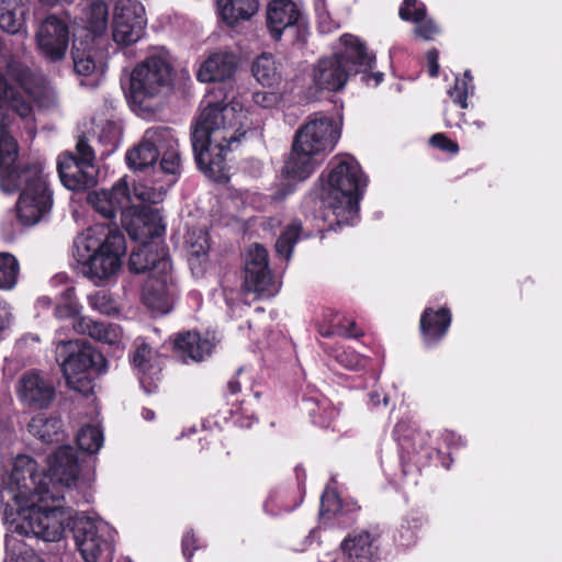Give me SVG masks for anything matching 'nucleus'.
Wrapping results in <instances>:
<instances>
[{
	"label": "nucleus",
	"mask_w": 562,
	"mask_h": 562,
	"mask_svg": "<svg viewBox=\"0 0 562 562\" xmlns=\"http://www.w3.org/2000/svg\"><path fill=\"white\" fill-rule=\"evenodd\" d=\"M89 204L105 218L112 220L117 212L123 220V211L130 210L133 198L125 178L117 180L109 190L94 191L88 195Z\"/></svg>",
	"instance_id": "obj_21"
},
{
	"label": "nucleus",
	"mask_w": 562,
	"mask_h": 562,
	"mask_svg": "<svg viewBox=\"0 0 562 562\" xmlns=\"http://www.w3.org/2000/svg\"><path fill=\"white\" fill-rule=\"evenodd\" d=\"M66 326L56 329L55 358L66 380L67 386L83 396L93 391V381L106 371V360L90 344L67 337Z\"/></svg>",
	"instance_id": "obj_5"
},
{
	"label": "nucleus",
	"mask_w": 562,
	"mask_h": 562,
	"mask_svg": "<svg viewBox=\"0 0 562 562\" xmlns=\"http://www.w3.org/2000/svg\"><path fill=\"white\" fill-rule=\"evenodd\" d=\"M382 402H383V404L386 406V405L389 404V396H387V395H385V394H383V395H382Z\"/></svg>",
	"instance_id": "obj_64"
},
{
	"label": "nucleus",
	"mask_w": 562,
	"mask_h": 562,
	"mask_svg": "<svg viewBox=\"0 0 562 562\" xmlns=\"http://www.w3.org/2000/svg\"><path fill=\"white\" fill-rule=\"evenodd\" d=\"M338 335H341L346 338H358L363 335L362 330L357 327L356 322H350L347 327L339 324L337 326Z\"/></svg>",
	"instance_id": "obj_52"
},
{
	"label": "nucleus",
	"mask_w": 562,
	"mask_h": 562,
	"mask_svg": "<svg viewBox=\"0 0 562 562\" xmlns=\"http://www.w3.org/2000/svg\"><path fill=\"white\" fill-rule=\"evenodd\" d=\"M40 342V338L36 335L27 334L20 338L14 346V352L16 356L24 357L29 356L27 348L32 345Z\"/></svg>",
	"instance_id": "obj_49"
},
{
	"label": "nucleus",
	"mask_w": 562,
	"mask_h": 562,
	"mask_svg": "<svg viewBox=\"0 0 562 562\" xmlns=\"http://www.w3.org/2000/svg\"><path fill=\"white\" fill-rule=\"evenodd\" d=\"M430 144L437 148H440L443 151H448L451 154H457L459 151L458 144L446 137V135L442 133L432 135L430 137Z\"/></svg>",
	"instance_id": "obj_47"
},
{
	"label": "nucleus",
	"mask_w": 562,
	"mask_h": 562,
	"mask_svg": "<svg viewBox=\"0 0 562 562\" xmlns=\"http://www.w3.org/2000/svg\"><path fill=\"white\" fill-rule=\"evenodd\" d=\"M40 303H42L44 305H49L50 304L49 299H47V297L41 299Z\"/></svg>",
	"instance_id": "obj_63"
},
{
	"label": "nucleus",
	"mask_w": 562,
	"mask_h": 562,
	"mask_svg": "<svg viewBox=\"0 0 562 562\" xmlns=\"http://www.w3.org/2000/svg\"><path fill=\"white\" fill-rule=\"evenodd\" d=\"M15 391L23 405L36 409L48 407L55 397L52 382L35 370L26 371L19 378Z\"/></svg>",
	"instance_id": "obj_18"
},
{
	"label": "nucleus",
	"mask_w": 562,
	"mask_h": 562,
	"mask_svg": "<svg viewBox=\"0 0 562 562\" xmlns=\"http://www.w3.org/2000/svg\"><path fill=\"white\" fill-rule=\"evenodd\" d=\"M427 60L429 65V74L431 77H437L439 71L438 65V52L436 49H431L427 53Z\"/></svg>",
	"instance_id": "obj_53"
},
{
	"label": "nucleus",
	"mask_w": 562,
	"mask_h": 562,
	"mask_svg": "<svg viewBox=\"0 0 562 562\" xmlns=\"http://www.w3.org/2000/svg\"><path fill=\"white\" fill-rule=\"evenodd\" d=\"M341 509V503L335 491L326 490L321 498V515L336 514Z\"/></svg>",
	"instance_id": "obj_45"
},
{
	"label": "nucleus",
	"mask_w": 562,
	"mask_h": 562,
	"mask_svg": "<svg viewBox=\"0 0 562 562\" xmlns=\"http://www.w3.org/2000/svg\"><path fill=\"white\" fill-rule=\"evenodd\" d=\"M337 360L347 369L358 370L363 367L364 359L353 351H344L337 356Z\"/></svg>",
	"instance_id": "obj_46"
},
{
	"label": "nucleus",
	"mask_w": 562,
	"mask_h": 562,
	"mask_svg": "<svg viewBox=\"0 0 562 562\" xmlns=\"http://www.w3.org/2000/svg\"><path fill=\"white\" fill-rule=\"evenodd\" d=\"M178 139L171 128L149 127L140 142L126 154V161L134 170L151 168L156 175H180L181 157Z\"/></svg>",
	"instance_id": "obj_9"
},
{
	"label": "nucleus",
	"mask_w": 562,
	"mask_h": 562,
	"mask_svg": "<svg viewBox=\"0 0 562 562\" xmlns=\"http://www.w3.org/2000/svg\"><path fill=\"white\" fill-rule=\"evenodd\" d=\"M172 87V66L164 50L148 55L131 74L130 101L139 114L160 110Z\"/></svg>",
	"instance_id": "obj_7"
},
{
	"label": "nucleus",
	"mask_w": 562,
	"mask_h": 562,
	"mask_svg": "<svg viewBox=\"0 0 562 562\" xmlns=\"http://www.w3.org/2000/svg\"><path fill=\"white\" fill-rule=\"evenodd\" d=\"M20 274V263L10 252H0V290L10 291L15 288Z\"/></svg>",
	"instance_id": "obj_37"
},
{
	"label": "nucleus",
	"mask_w": 562,
	"mask_h": 562,
	"mask_svg": "<svg viewBox=\"0 0 562 562\" xmlns=\"http://www.w3.org/2000/svg\"><path fill=\"white\" fill-rule=\"evenodd\" d=\"M147 25L145 8L138 0H119L113 18L112 36L119 45L138 42Z\"/></svg>",
	"instance_id": "obj_15"
},
{
	"label": "nucleus",
	"mask_w": 562,
	"mask_h": 562,
	"mask_svg": "<svg viewBox=\"0 0 562 562\" xmlns=\"http://www.w3.org/2000/svg\"><path fill=\"white\" fill-rule=\"evenodd\" d=\"M319 26H321V30H322L323 32H329V31H330V29H329V27H326V26H325V24H324V22H323V21H321V22H319Z\"/></svg>",
	"instance_id": "obj_62"
},
{
	"label": "nucleus",
	"mask_w": 562,
	"mask_h": 562,
	"mask_svg": "<svg viewBox=\"0 0 562 562\" xmlns=\"http://www.w3.org/2000/svg\"><path fill=\"white\" fill-rule=\"evenodd\" d=\"M318 333L323 337H331L334 335H338L337 326L333 324H319L318 326Z\"/></svg>",
	"instance_id": "obj_54"
},
{
	"label": "nucleus",
	"mask_w": 562,
	"mask_h": 562,
	"mask_svg": "<svg viewBox=\"0 0 562 562\" xmlns=\"http://www.w3.org/2000/svg\"><path fill=\"white\" fill-rule=\"evenodd\" d=\"M82 462L70 446H61L48 457V472L43 474L47 476L50 491L60 495L59 501L65 498V495L60 492V486L66 487L71 493L72 487L77 488L90 483L91 479L89 476L80 475Z\"/></svg>",
	"instance_id": "obj_14"
},
{
	"label": "nucleus",
	"mask_w": 562,
	"mask_h": 562,
	"mask_svg": "<svg viewBox=\"0 0 562 562\" xmlns=\"http://www.w3.org/2000/svg\"><path fill=\"white\" fill-rule=\"evenodd\" d=\"M25 562H44L40 557L36 554H31L26 559H23Z\"/></svg>",
	"instance_id": "obj_60"
},
{
	"label": "nucleus",
	"mask_w": 562,
	"mask_h": 562,
	"mask_svg": "<svg viewBox=\"0 0 562 562\" xmlns=\"http://www.w3.org/2000/svg\"><path fill=\"white\" fill-rule=\"evenodd\" d=\"M46 5H55L61 2L71 3L75 0H38ZM109 10L104 0H93L85 11L87 29L94 35H101L108 26Z\"/></svg>",
	"instance_id": "obj_33"
},
{
	"label": "nucleus",
	"mask_w": 562,
	"mask_h": 562,
	"mask_svg": "<svg viewBox=\"0 0 562 562\" xmlns=\"http://www.w3.org/2000/svg\"><path fill=\"white\" fill-rule=\"evenodd\" d=\"M18 157V146L13 137L8 131L0 133V188L1 190H10L16 187V176L20 170L26 168L27 165L14 166Z\"/></svg>",
	"instance_id": "obj_23"
},
{
	"label": "nucleus",
	"mask_w": 562,
	"mask_h": 562,
	"mask_svg": "<svg viewBox=\"0 0 562 562\" xmlns=\"http://www.w3.org/2000/svg\"><path fill=\"white\" fill-rule=\"evenodd\" d=\"M122 225L132 239L143 243H162L166 225L158 209L131 205L123 211Z\"/></svg>",
	"instance_id": "obj_16"
},
{
	"label": "nucleus",
	"mask_w": 562,
	"mask_h": 562,
	"mask_svg": "<svg viewBox=\"0 0 562 562\" xmlns=\"http://www.w3.org/2000/svg\"><path fill=\"white\" fill-rule=\"evenodd\" d=\"M272 276L268 267V252L261 245H251L245 258L244 290L256 294H270Z\"/></svg>",
	"instance_id": "obj_19"
},
{
	"label": "nucleus",
	"mask_w": 562,
	"mask_h": 562,
	"mask_svg": "<svg viewBox=\"0 0 562 562\" xmlns=\"http://www.w3.org/2000/svg\"><path fill=\"white\" fill-rule=\"evenodd\" d=\"M15 179V188L2 191L12 193L21 190L16 202L18 218L23 225H35L44 220L53 207V192L48 187L46 176L40 164H32L21 169L20 176H16Z\"/></svg>",
	"instance_id": "obj_10"
},
{
	"label": "nucleus",
	"mask_w": 562,
	"mask_h": 562,
	"mask_svg": "<svg viewBox=\"0 0 562 562\" xmlns=\"http://www.w3.org/2000/svg\"><path fill=\"white\" fill-rule=\"evenodd\" d=\"M24 9L18 0H0V29L16 34L24 26Z\"/></svg>",
	"instance_id": "obj_35"
},
{
	"label": "nucleus",
	"mask_w": 562,
	"mask_h": 562,
	"mask_svg": "<svg viewBox=\"0 0 562 562\" xmlns=\"http://www.w3.org/2000/svg\"><path fill=\"white\" fill-rule=\"evenodd\" d=\"M214 345L196 331L179 333L173 341V352L183 363L199 362L210 356Z\"/></svg>",
	"instance_id": "obj_24"
},
{
	"label": "nucleus",
	"mask_w": 562,
	"mask_h": 562,
	"mask_svg": "<svg viewBox=\"0 0 562 562\" xmlns=\"http://www.w3.org/2000/svg\"><path fill=\"white\" fill-rule=\"evenodd\" d=\"M154 356L155 352L150 346L145 341H140L137 342L131 359L134 368L137 369L138 372L146 374L153 368Z\"/></svg>",
	"instance_id": "obj_43"
},
{
	"label": "nucleus",
	"mask_w": 562,
	"mask_h": 562,
	"mask_svg": "<svg viewBox=\"0 0 562 562\" xmlns=\"http://www.w3.org/2000/svg\"><path fill=\"white\" fill-rule=\"evenodd\" d=\"M89 305L92 310L104 314L115 315L119 312L116 303L112 299L111 294L105 290H99L88 296Z\"/></svg>",
	"instance_id": "obj_42"
},
{
	"label": "nucleus",
	"mask_w": 562,
	"mask_h": 562,
	"mask_svg": "<svg viewBox=\"0 0 562 562\" xmlns=\"http://www.w3.org/2000/svg\"><path fill=\"white\" fill-rule=\"evenodd\" d=\"M249 128L247 111L239 103L207 101L191 134L198 168L206 177L222 180L227 153L238 147Z\"/></svg>",
	"instance_id": "obj_2"
},
{
	"label": "nucleus",
	"mask_w": 562,
	"mask_h": 562,
	"mask_svg": "<svg viewBox=\"0 0 562 562\" xmlns=\"http://www.w3.org/2000/svg\"><path fill=\"white\" fill-rule=\"evenodd\" d=\"M41 53L50 61L64 59L69 44L67 24L55 15L47 16L36 33Z\"/></svg>",
	"instance_id": "obj_20"
},
{
	"label": "nucleus",
	"mask_w": 562,
	"mask_h": 562,
	"mask_svg": "<svg viewBox=\"0 0 562 562\" xmlns=\"http://www.w3.org/2000/svg\"><path fill=\"white\" fill-rule=\"evenodd\" d=\"M462 79H465V80L469 82V85L471 83V81H472V77H471V75H470V71H469V70H467V71L464 72V77H463Z\"/></svg>",
	"instance_id": "obj_61"
},
{
	"label": "nucleus",
	"mask_w": 562,
	"mask_h": 562,
	"mask_svg": "<svg viewBox=\"0 0 562 562\" xmlns=\"http://www.w3.org/2000/svg\"><path fill=\"white\" fill-rule=\"evenodd\" d=\"M95 156L86 137H79L76 155L63 153L57 159V170L61 183L69 190L79 191L95 183Z\"/></svg>",
	"instance_id": "obj_12"
},
{
	"label": "nucleus",
	"mask_w": 562,
	"mask_h": 562,
	"mask_svg": "<svg viewBox=\"0 0 562 562\" xmlns=\"http://www.w3.org/2000/svg\"><path fill=\"white\" fill-rule=\"evenodd\" d=\"M196 538L192 531H188L182 538V553L188 562H191L193 550L198 549Z\"/></svg>",
	"instance_id": "obj_51"
},
{
	"label": "nucleus",
	"mask_w": 562,
	"mask_h": 562,
	"mask_svg": "<svg viewBox=\"0 0 562 562\" xmlns=\"http://www.w3.org/2000/svg\"><path fill=\"white\" fill-rule=\"evenodd\" d=\"M63 423L57 417L44 414L34 416L29 423V431L42 443H60L64 440Z\"/></svg>",
	"instance_id": "obj_32"
},
{
	"label": "nucleus",
	"mask_w": 562,
	"mask_h": 562,
	"mask_svg": "<svg viewBox=\"0 0 562 562\" xmlns=\"http://www.w3.org/2000/svg\"><path fill=\"white\" fill-rule=\"evenodd\" d=\"M470 89L473 90V86H469V82L465 79L456 77L454 86L448 90V94L454 103L459 104L462 109H467V100Z\"/></svg>",
	"instance_id": "obj_44"
},
{
	"label": "nucleus",
	"mask_w": 562,
	"mask_h": 562,
	"mask_svg": "<svg viewBox=\"0 0 562 562\" xmlns=\"http://www.w3.org/2000/svg\"><path fill=\"white\" fill-rule=\"evenodd\" d=\"M63 302L55 308V316L65 322L67 337L87 335L92 339L108 344L119 345L122 340V329L115 324L95 322L80 315V305L75 297V290L68 288L63 293Z\"/></svg>",
	"instance_id": "obj_11"
},
{
	"label": "nucleus",
	"mask_w": 562,
	"mask_h": 562,
	"mask_svg": "<svg viewBox=\"0 0 562 562\" xmlns=\"http://www.w3.org/2000/svg\"><path fill=\"white\" fill-rule=\"evenodd\" d=\"M227 386L231 394H237L240 392V383L235 379L228 381Z\"/></svg>",
	"instance_id": "obj_57"
},
{
	"label": "nucleus",
	"mask_w": 562,
	"mask_h": 562,
	"mask_svg": "<svg viewBox=\"0 0 562 562\" xmlns=\"http://www.w3.org/2000/svg\"><path fill=\"white\" fill-rule=\"evenodd\" d=\"M384 74L381 71L372 72L370 75H364L363 80L369 85L371 80L374 81L373 86L376 87L379 83L383 81Z\"/></svg>",
	"instance_id": "obj_55"
},
{
	"label": "nucleus",
	"mask_w": 562,
	"mask_h": 562,
	"mask_svg": "<svg viewBox=\"0 0 562 562\" xmlns=\"http://www.w3.org/2000/svg\"><path fill=\"white\" fill-rule=\"evenodd\" d=\"M74 70L79 76H91L97 69L91 50L81 49L76 42L71 50Z\"/></svg>",
	"instance_id": "obj_41"
},
{
	"label": "nucleus",
	"mask_w": 562,
	"mask_h": 562,
	"mask_svg": "<svg viewBox=\"0 0 562 562\" xmlns=\"http://www.w3.org/2000/svg\"><path fill=\"white\" fill-rule=\"evenodd\" d=\"M103 431L99 426H83L77 435L78 447L90 454L97 453L103 446Z\"/></svg>",
	"instance_id": "obj_38"
},
{
	"label": "nucleus",
	"mask_w": 562,
	"mask_h": 562,
	"mask_svg": "<svg viewBox=\"0 0 562 562\" xmlns=\"http://www.w3.org/2000/svg\"><path fill=\"white\" fill-rule=\"evenodd\" d=\"M74 537L86 562L113 561V535L105 521L78 518L74 525Z\"/></svg>",
	"instance_id": "obj_13"
},
{
	"label": "nucleus",
	"mask_w": 562,
	"mask_h": 562,
	"mask_svg": "<svg viewBox=\"0 0 562 562\" xmlns=\"http://www.w3.org/2000/svg\"><path fill=\"white\" fill-rule=\"evenodd\" d=\"M451 324V313L442 307L438 311L426 308L420 317V330L425 344L428 347L435 346L447 334Z\"/></svg>",
	"instance_id": "obj_28"
},
{
	"label": "nucleus",
	"mask_w": 562,
	"mask_h": 562,
	"mask_svg": "<svg viewBox=\"0 0 562 562\" xmlns=\"http://www.w3.org/2000/svg\"><path fill=\"white\" fill-rule=\"evenodd\" d=\"M398 14L402 20L416 24L414 34L424 41H431L439 33L436 22L426 16L425 4L418 0H404Z\"/></svg>",
	"instance_id": "obj_27"
},
{
	"label": "nucleus",
	"mask_w": 562,
	"mask_h": 562,
	"mask_svg": "<svg viewBox=\"0 0 562 562\" xmlns=\"http://www.w3.org/2000/svg\"><path fill=\"white\" fill-rule=\"evenodd\" d=\"M369 397L373 406H378L381 402V394L378 391H372Z\"/></svg>",
	"instance_id": "obj_58"
},
{
	"label": "nucleus",
	"mask_w": 562,
	"mask_h": 562,
	"mask_svg": "<svg viewBox=\"0 0 562 562\" xmlns=\"http://www.w3.org/2000/svg\"><path fill=\"white\" fill-rule=\"evenodd\" d=\"M276 498H277L276 495L271 494L263 505L265 510L271 515H278L281 512V510H274V508L271 506L277 501Z\"/></svg>",
	"instance_id": "obj_56"
},
{
	"label": "nucleus",
	"mask_w": 562,
	"mask_h": 562,
	"mask_svg": "<svg viewBox=\"0 0 562 562\" xmlns=\"http://www.w3.org/2000/svg\"><path fill=\"white\" fill-rule=\"evenodd\" d=\"M252 75L262 86L271 87L279 82L281 76L272 55L261 54L252 63Z\"/></svg>",
	"instance_id": "obj_36"
},
{
	"label": "nucleus",
	"mask_w": 562,
	"mask_h": 562,
	"mask_svg": "<svg viewBox=\"0 0 562 562\" xmlns=\"http://www.w3.org/2000/svg\"><path fill=\"white\" fill-rule=\"evenodd\" d=\"M303 409L308 414L312 423L327 428L338 416V409L323 394H313L303 400Z\"/></svg>",
	"instance_id": "obj_31"
},
{
	"label": "nucleus",
	"mask_w": 562,
	"mask_h": 562,
	"mask_svg": "<svg viewBox=\"0 0 562 562\" xmlns=\"http://www.w3.org/2000/svg\"><path fill=\"white\" fill-rule=\"evenodd\" d=\"M341 52L318 60L313 71L314 83L318 89L339 91L352 74H367L375 63V56L357 36L345 34L340 37Z\"/></svg>",
	"instance_id": "obj_8"
},
{
	"label": "nucleus",
	"mask_w": 562,
	"mask_h": 562,
	"mask_svg": "<svg viewBox=\"0 0 562 562\" xmlns=\"http://www.w3.org/2000/svg\"><path fill=\"white\" fill-rule=\"evenodd\" d=\"M237 67L236 56L228 52H217L200 66L196 77L201 82L226 81Z\"/></svg>",
	"instance_id": "obj_26"
},
{
	"label": "nucleus",
	"mask_w": 562,
	"mask_h": 562,
	"mask_svg": "<svg viewBox=\"0 0 562 562\" xmlns=\"http://www.w3.org/2000/svg\"><path fill=\"white\" fill-rule=\"evenodd\" d=\"M130 270L134 273L151 271L156 274L166 276L171 269L167 249L162 243H143L133 249L130 261Z\"/></svg>",
	"instance_id": "obj_22"
},
{
	"label": "nucleus",
	"mask_w": 562,
	"mask_h": 562,
	"mask_svg": "<svg viewBox=\"0 0 562 562\" xmlns=\"http://www.w3.org/2000/svg\"><path fill=\"white\" fill-rule=\"evenodd\" d=\"M13 322L11 305L0 300V331L8 329Z\"/></svg>",
	"instance_id": "obj_50"
},
{
	"label": "nucleus",
	"mask_w": 562,
	"mask_h": 562,
	"mask_svg": "<svg viewBox=\"0 0 562 562\" xmlns=\"http://www.w3.org/2000/svg\"><path fill=\"white\" fill-rule=\"evenodd\" d=\"M7 75L30 97L40 101L41 94L45 91L44 78L40 72L32 70L19 60L11 59L7 66Z\"/></svg>",
	"instance_id": "obj_29"
},
{
	"label": "nucleus",
	"mask_w": 562,
	"mask_h": 562,
	"mask_svg": "<svg viewBox=\"0 0 562 562\" xmlns=\"http://www.w3.org/2000/svg\"><path fill=\"white\" fill-rule=\"evenodd\" d=\"M144 304L156 314H167L171 308L167 274L162 279L150 277L143 290Z\"/></svg>",
	"instance_id": "obj_30"
},
{
	"label": "nucleus",
	"mask_w": 562,
	"mask_h": 562,
	"mask_svg": "<svg viewBox=\"0 0 562 562\" xmlns=\"http://www.w3.org/2000/svg\"><path fill=\"white\" fill-rule=\"evenodd\" d=\"M36 467L31 457L16 456L11 474L1 479L0 504L7 513L10 501L27 499L31 507L14 527V532L45 542L59 541L65 532L60 495L50 491L47 476L38 473Z\"/></svg>",
	"instance_id": "obj_1"
},
{
	"label": "nucleus",
	"mask_w": 562,
	"mask_h": 562,
	"mask_svg": "<svg viewBox=\"0 0 562 562\" xmlns=\"http://www.w3.org/2000/svg\"><path fill=\"white\" fill-rule=\"evenodd\" d=\"M126 252L125 237L117 229L94 224L74 240L72 255L79 271L93 282L115 276Z\"/></svg>",
	"instance_id": "obj_4"
},
{
	"label": "nucleus",
	"mask_w": 562,
	"mask_h": 562,
	"mask_svg": "<svg viewBox=\"0 0 562 562\" xmlns=\"http://www.w3.org/2000/svg\"><path fill=\"white\" fill-rule=\"evenodd\" d=\"M301 236V223L293 221L276 241L277 252L284 259H290L294 244Z\"/></svg>",
	"instance_id": "obj_40"
},
{
	"label": "nucleus",
	"mask_w": 562,
	"mask_h": 562,
	"mask_svg": "<svg viewBox=\"0 0 562 562\" xmlns=\"http://www.w3.org/2000/svg\"><path fill=\"white\" fill-rule=\"evenodd\" d=\"M142 415L146 420H153L155 418V413L149 408H144Z\"/></svg>",
	"instance_id": "obj_59"
},
{
	"label": "nucleus",
	"mask_w": 562,
	"mask_h": 562,
	"mask_svg": "<svg viewBox=\"0 0 562 562\" xmlns=\"http://www.w3.org/2000/svg\"><path fill=\"white\" fill-rule=\"evenodd\" d=\"M222 19L229 25L249 20L258 10L257 0H217Z\"/></svg>",
	"instance_id": "obj_34"
},
{
	"label": "nucleus",
	"mask_w": 562,
	"mask_h": 562,
	"mask_svg": "<svg viewBox=\"0 0 562 562\" xmlns=\"http://www.w3.org/2000/svg\"><path fill=\"white\" fill-rule=\"evenodd\" d=\"M339 137L340 132L330 117L311 115L294 134L282 175L296 181L307 179L334 150Z\"/></svg>",
	"instance_id": "obj_3"
},
{
	"label": "nucleus",
	"mask_w": 562,
	"mask_h": 562,
	"mask_svg": "<svg viewBox=\"0 0 562 562\" xmlns=\"http://www.w3.org/2000/svg\"><path fill=\"white\" fill-rule=\"evenodd\" d=\"M266 23L274 41H280L284 33L291 34L293 40H300L305 33L301 11L291 0H272L267 7Z\"/></svg>",
	"instance_id": "obj_17"
},
{
	"label": "nucleus",
	"mask_w": 562,
	"mask_h": 562,
	"mask_svg": "<svg viewBox=\"0 0 562 562\" xmlns=\"http://www.w3.org/2000/svg\"><path fill=\"white\" fill-rule=\"evenodd\" d=\"M186 244L191 265L193 259L206 256L210 248L207 233L202 228L190 229L186 235Z\"/></svg>",
	"instance_id": "obj_39"
},
{
	"label": "nucleus",
	"mask_w": 562,
	"mask_h": 562,
	"mask_svg": "<svg viewBox=\"0 0 562 562\" xmlns=\"http://www.w3.org/2000/svg\"><path fill=\"white\" fill-rule=\"evenodd\" d=\"M178 177L179 175H156L153 171L150 177L134 184L132 198L143 203L158 204L177 182Z\"/></svg>",
	"instance_id": "obj_25"
},
{
	"label": "nucleus",
	"mask_w": 562,
	"mask_h": 562,
	"mask_svg": "<svg viewBox=\"0 0 562 562\" xmlns=\"http://www.w3.org/2000/svg\"><path fill=\"white\" fill-rule=\"evenodd\" d=\"M321 180L322 199L335 215L356 216L368 182L358 161L350 155H337L329 161L328 170L322 173Z\"/></svg>",
	"instance_id": "obj_6"
},
{
	"label": "nucleus",
	"mask_w": 562,
	"mask_h": 562,
	"mask_svg": "<svg viewBox=\"0 0 562 562\" xmlns=\"http://www.w3.org/2000/svg\"><path fill=\"white\" fill-rule=\"evenodd\" d=\"M254 102L261 108H272L279 102V95L270 91L254 93Z\"/></svg>",
	"instance_id": "obj_48"
}]
</instances>
